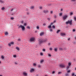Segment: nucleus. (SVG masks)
Instances as JSON below:
<instances>
[{"instance_id":"obj_28","label":"nucleus","mask_w":76,"mask_h":76,"mask_svg":"<svg viewBox=\"0 0 76 76\" xmlns=\"http://www.w3.org/2000/svg\"><path fill=\"white\" fill-rule=\"evenodd\" d=\"M74 20L75 21H76V17H75L74 18Z\"/></svg>"},{"instance_id":"obj_8","label":"nucleus","mask_w":76,"mask_h":76,"mask_svg":"<svg viewBox=\"0 0 76 76\" xmlns=\"http://www.w3.org/2000/svg\"><path fill=\"white\" fill-rule=\"evenodd\" d=\"M30 41H35V38L32 37L30 39Z\"/></svg>"},{"instance_id":"obj_19","label":"nucleus","mask_w":76,"mask_h":76,"mask_svg":"<svg viewBox=\"0 0 76 76\" xmlns=\"http://www.w3.org/2000/svg\"><path fill=\"white\" fill-rule=\"evenodd\" d=\"M59 16H62L63 13H60L59 14Z\"/></svg>"},{"instance_id":"obj_4","label":"nucleus","mask_w":76,"mask_h":76,"mask_svg":"<svg viewBox=\"0 0 76 76\" xmlns=\"http://www.w3.org/2000/svg\"><path fill=\"white\" fill-rule=\"evenodd\" d=\"M22 75L24 76H28V73L26 71L23 72Z\"/></svg>"},{"instance_id":"obj_25","label":"nucleus","mask_w":76,"mask_h":76,"mask_svg":"<svg viewBox=\"0 0 76 76\" xmlns=\"http://www.w3.org/2000/svg\"><path fill=\"white\" fill-rule=\"evenodd\" d=\"M5 35H8V32H6L5 33Z\"/></svg>"},{"instance_id":"obj_39","label":"nucleus","mask_w":76,"mask_h":76,"mask_svg":"<svg viewBox=\"0 0 76 76\" xmlns=\"http://www.w3.org/2000/svg\"><path fill=\"white\" fill-rule=\"evenodd\" d=\"M52 28L53 29H54V28H55V26H53Z\"/></svg>"},{"instance_id":"obj_15","label":"nucleus","mask_w":76,"mask_h":76,"mask_svg":"<svg viewBox=\"0 0 76 76\" xmlns=\"http://www.w3.org/2000/svg\"><path fill=\"white\" fill-rule=\"evenodd\" d=\"M0 3H1V4L4 3V1H3L2 0H0Z\"/></svg>"},{"instance_id":"obj_61","label":"nucleus","mask_w":76,"mask_h":76,"mask_svg":"<svg viewBox=\"0 0 76 76\" xmlns=\"http://www.w3.org/2000/svg\"><path fill=\"white\" fill-rule=\"evenodd\" d=\"M27 14L28 15H29V14L28 12L27 13Z\"/></svg>"},{"instance_id":"obj_46","label":"nucleus","mask_w":76,"mask_h":76,"mask_svg":"<svg viewBox=\"0 0 76 76\" xmlns=\"http://www.w3.org/2000/svg\"><path fill=\"white\" fill-rule=\"evenodd\" d=\"M1 9V10H4V7H2V8Z\"/></svg>"},{"instance_id":"obj_7","label":"nucleus","mask_w":76,"mask_h":76,"mask_svg":"<svg viewBox=\"0 0 76 76\" xmlns=\"http://www.w3.org/2000/svg\"><path fill=\"white\" fill-rule=\"evenodd\" d=\"M67 16H68V15H66L64 16L63 18V20H65V19H66L67 18Z\"/></svg>"},{"instance_id":"obj_42","label":"nucleus","mask_w":76,"mask_h":76,"mask_svg":"<svg viewBox=\"0 0 76 76\" xmlns=\"http://www.w3.org/2000/svg\"><path fill=\"white\" fill-rule=\"evenodd\" d=\"M70 72H71L70 70H69L67 71V73H70Z\"/></svg>"},{"instance_id":"obj_57","label":"nucleus","mask_w":76,"mask_h":76,"mask_svg":"<svg viewBox=\"0 0 76 76\" xmlns=\"http://www.w3.org/2000/svg\"><path fill=\"white\" fill-rule=\"evenodd\" d=\"M55 73V72L53 71L52 73V74H53L54 73Z\"/></svg>"},{"instance_id":"obj_48","label":"nucleus","mask_w":76,"mask_h":76,"mask_svg":"<svg viewBox=\"0 0 76 76\" xmlns=\"http://www.w3.org/2000/svg\"><path fill=\"white\" fill-rule=\"evenodd\" d=\"M45 25H46V24L45 23L43 24V26H45Z\"/></svg>"},{"instance_id":"obj_38","label":"nucleus","mask_w":76,"mask_h":76,"mask_svg":"<svg viewBox=\"0 0 76 76\" xmlns=\"http://www.w3.org/2000/svg\"><path fill=\"white\" fill-rule=\"evenodd\" d=\"M60 30H58V31H57V34H58L59 32H60Z\"/></svg>"},{"instance_id":"obj_53","label":"nucleus","mask_w":76,"mask_h":76,"mask_svg":"<svg viewBox=\"0 0 76 76\" xmlns=\"http://www.w3.org/2000/svg\"><path fill=\"white\" fill-rule=\"evenodd\" d=\"M65 76H69V74H65Z\"/></svg>"},{"instance_id":"obj_20","label":"nucleus","mask_w":76,"mask_h":76,"mask_svg":"<svg viewBox=\"0 0 76 76\" xmlns=\"http://www.w3.org/2000/svg\"><path fill=\"white\" fill-rule=\"evenodd\" d=\"M75 73L74 72H72V74H71V75L72 76H75Z\"/></svg>"},{"instance_id":"obj_22","label":"nucleus","mask_w":76,"mask_h":76,"mask_svg":"<svg viewBox=\"0 0 76 76\" xmlns=\"http://www.w3.org/2000/svg\"><path fill=\"white\" fill-rule=\"evenodd\" d=\"M15 64L16 65H18V62H14Z\"/></svg>"},{"instance_id":"obj_44","label":"nucleus","mask_w":76,"mask_h":76,"mask_svg":"<svg viewBox=\"0 0 76 76\" xmlns=\"http://www.w3.org/2000/svg\"><path fill=\"white\" fill-rule=\"evenodd\" d=\"M11 19H12V20L14 19V18L13 17H11L10 18Z\"/></svg>"},{"instance_id":"obj_33","label":"nucleus","mask_w":76,"mask_h":76,"mask_svg":"<svg viewBox=\"0 0 76 76\" xmlns=\"http://www.w3.org/2000/svg\"><path fill=\"white\" fill-rule=\"evenodd\" d=\"M57 48H55V49H54V51H57Z\"/></svg>"},{"instance_id":"obj_41","label":"nucleus","mask_w":76,"mask_h":76,"mask_svg":"<svg viewBox=\"0 0 76 76\" xmlns=\"http://www.w3.org/2000/svg\"><path fill=\"white\" fill-rule=\"evenodd\" d=\"M18 41H20V39L19 38L18 39Z\"/></svg>"},{"instance_id":"obj_62","label":"nucleus","mask_w":76,"mask_h":76,"mask_svg":"<svg viewBox=\"0 0 76 76\" xmlns=\"http://www.w3.org/2000/svg\"><path fill=\"white\" fill-rule=\"evenodd\" d=\"M61 11H63V9H61Z\"/></svg>"},{"instance_id":"obj_34","label":"nucleus","mask_w":76,"mask_h":76,"mask_svg":"<svg viewBox=\"0 0 76 76\" xmlns=\"http://www.w3.org/2000/svg\"><path fill=\"white\" fill-rule=\"evenodd\" d=\"M33 66H37V64H36L35 63H34L33 64Z\"/></svg>"},{"instance_id":"obj_51","label":"nucleus","mask_w":76,"mask_h":76,"mask_svg":"<svg viewBox=\"0 0 76 76\" xmlns=\"http://www.w3.org/2000/svg\"><path fill=\"white\" fill-rule=\"evenodd\" d=\"M49 50H53V48H50Z\"/></svg>"},{"instance_id":"obj_60","label":"nucleus","mask_w":76,"mask_h":76,"mask_svg":"<svg viewBox=\"0 0 76 76\" xmlns=\"http://www.w3.org/2000/svg\"><path fill=\"white\" fill-rule=\"evenodd\" d=\"M75 40H76V36L75 37Z\"/></svg>"},{"instance_id":"obj_5","label":"nucleus","mask_w":76,"mask_h":76,"mask_svg":"<svg viewBox=\"0 0 76 76\" xmlns=\"http://www.w3.org/2000/svg\"><path fill=\"white\" fill-rule=\"evenodd\" d=\"M59 67L61 68H65L66 67V65L64 64H60L59 65Z\"/></svg>"},{"instance_id":"obj_29","label":"nucleus","mask_w":76,"mask_h":76,"mask_svg":"<svg viewBox=\"0 0 76 76\" xmlns=\"http://www.w3.org/2000/svg\"><path fill=\"white\" fill-rule=\"evenodd\" d=\"M61 73H62V72H59L58 73V75H60V74H61Z\"/></svg>"},{"instance_id":"obj_6","label":"nucleus","mask_w":76,"mask_h":76,"mask_svg":"<svg viewBox=\"0 0 76 76\" xmlns=\"http://www.w3.org/2000/svg\"><path fill=\"white\" fill-rule=\"evenodd\" d=\"M14 43L13 42H11L8 44V45L9 47H11V45H13Z\"/></svg>"},{"instance_id":"obj_40","label":"nucleus","mask_w":76,"mask_h":76,"mask_svg":"<svg viewBox=\"0 0 76 76\" xmlns=\"http://www.w3.org/2000/svg\"><path fill=\"white\" fill-rule=\"evenodd\" d=\"M39 27L38 26H37V29H39Z\"/></svg>"},{"instance_id":"obj_54","label":"nucleus","mask_w":76,"mask_h":76,"mask_svg":"<svg viewBox=\"0 0 76 76\" xmlns=\"http://www.w3.org/2000/svg\"><path fill=\"white\" fill-rule=\"evenodd\" d=\"M75 29H73V31H73V32H75Z\"/></svg>"},{"instance_id":"obj_35","label":"nucleus","mask_w":76,"mask_h":76,"mask_svg":"<svg viewBox=\"0 0 76 76\" xmlns=\"http://www.w3.org/2000/svg\"><path fill=\"white\" fill-rule=\"evenodd\" d=\"M26 25H27V24L26 23H25L24 24V26H26Z\"/></svg>"},{"instance_id":"obj_12","label":"nucleus","mask_w":76,"mask_h":76,"mask_svg":"<svg viewBox=\"0 0 76 76\" xmlns=\"http://www.w3.org/2000/svg\"><path fill=\"white\" fill-rule=\"evenodd\" d=\"M44 61V59H41L40 61V64H42V63H43Z\"/></svg>"},{"instance_id":"obj_37","label":"nucleus","mask_w":76,"mask_h":76,"mask_svg":"<svg viewBox=\"0 0 76 76\" xmlns=\"http://www.w3.org/2000/svg\"><path fill=\"white\" fill-rule=\"evenodd\" d=\"M39 9H40V10H41L42 9V7H39Z\"/></svg>"},{"instance_id":"obj_24","label":"nucleus","mask_w":76,"mask_h":76,"mask_svg":"<svg viewBox=\"0 0 76 76\" xmlns=\"http://www.w3.org/2000/svg\"><path fill=\"white\" fill-rule=\"evenodd\" d=\"M26 28L27 29H30V26H27L26 27Z\"/></svg>"},{"instance_id":"obj_3","label":"nucleus","mask_w":76,"mask_h":76,"mask_svg":"<svg viewBox=\"0 0 76 76\" xmlns=\"http://www.w3.org/2000/svg\"><path fill=\"white\" fill-rule=\"evenodd\" d=\"M19 28H21L23 31H24V30L25 29V27L22 25H20L19 26V27H18V28L19 29Z\"/></svg>"},{"instance_id":"obj_11","label":"nucleus","mask_w":76,"mask_h":76,"mask_svg":"<svg viewBox=\"0 0 76 76\" xmlns=\"http://www.w3.org/2000/svg\"><path fill=\"white\" fill-rule=\"evenodd\" d=\"M44 35V33L43 32H41L40 34V36H41V37H42V36Z\"/></svg>"},{"instance_id":"obj_14","label":"nucleus","mask_w":76,"mask_h":76,"mask_svg":"<svg viewBox=\"0 0 76 76\" xmlns=\"http://www.w3.org/2000/svg\"><path fill=\"white\" fill-rule=\"evenodd\" d=\"M65 34V33H61V36H64Z\"/></svg>"},{"instance_id":"obj_47","label":"nucleus","mask_w":76,"mask_h":76,"mask_svg":"<svg viewBox=\"0 0 76 76\" xmlns=\"http://www.w3.org/2000/svg\"><path fill=\"white\" fill-rule=\"evenodd\" d=\"M38 67H39V68L40 67H41V66H40V65H38Z\"/></svg>"},{"instance_id":"obj_59","label":"nucleus","mask_w":76,"mask_h":76,"mask_svg":"<svg viewBox=\"0 0 76 76\" xmlns=\"http://www.w3.org/2000/svg\"><path fill=\"white\" fill-rule=\"evenodd\" d=\"M70 39V38H69L68 39V41H69Z\"/></svg>"},{"instance_id":"obj_18","label":"nucleus","mask_w":76,"mask_h":76,"mask_svg":"<svg viewBox=\"0 0 76 76\" xmlns=\"http://www.w3.org/2000/svg\"><path fill=\"white\" fill-rule=\"evenodd\" d=\"M50 28L49 30L50 32H53V29L51 28Z\"/></svg>"},{"instance_id":"obj_52","label":"nucleus","mask_w":76,"mask_h":76,"mask_svg":"<svg viewBox=\"0 0 76 76\" xmlns=\"http://www.w3.org/2000/svg\"><path fill=\"white\" fill-rule=\"evenodd\" d=\"M21 23H22V24H23V21L22 20L21 21Z\"/></svg>"},{"instance_id":"obj_31","label":"nucleus","mask_w":76,"mask_h":76,"mask_svg":"<svg viewBox=\"0 0 76 76\" xmlns=\"http://www.w3.org/2000/svg\"><path fill=\"white\" fill-rule=\"evenodd\" d=\"M48 57H51V55L50 54H49L48 55Z\"/></svg>"},{"instance_id":"obj_16","label":"nucleus","mask_w":76,"mask_h":76,"mask_svg":"<svg viewBox=\"0 0 76 76\" xmlns=\"http://www.w3.org/2000/svg\"><path fill=\"white\" fill-rule=\"evenodd\" d=\"M70 67V66H68L66 68V70H69V68Z\"/></svg>"},{"instance_id":"obj_10","label":"nucleus","mask_w":76,"mask_h":76,"mask_svg":"<svg viewBox=\"0 0 76 76\" xmlns=\"http://www.w3.org/2000/svg\"><path fill=\"white\" fill-rule=\"evenodd\" d=\"M43 13H48V12H49V11H48V10H44L43 11Z\"/></svg>"},{"instance_id":"obj_21","label":"nucleus","mask_w":76,"mask_h":76,"mask_svg":"<svg viewBox=\"0 0 76 76\" xmlns=\"http://www.w3.org/2000/svg\"><path fill=\"white\" fill-rule=\"evenodd\" d=\"M68 66H69V67H70V66H71V63H68Z\"/></svg>"},{"instance_id":"obj_45","label":"nucleus","mask_w":76,"mask_h":76,"mask_svg":"<svg viewBox=\"0 0 76 76\" xmlns=\"http://www.w3.org/2000/svg\"><path fill=\"white\" fill-rule=\"evenodd\" d=\"M43 51H44V52H45V49H43Z\"/></svg>"},{"instance_id":"obj_58","label":"nucleus","mask_w":76,"mask_h":76,"mask_svg":"<svg viewBox=\"0 0 76 76\" xmlns=\"http://www.w3.org/2000/svg\"><path fill=\"white\" fill-rule=\"evenodd\" d=\"M13 9H12L11 10V12H12V11H13Z\"/></svg>"},{"instance_id":"obj_1","label":"nucleus","mask_w":76,"mask_h":76,"mask_svg":"<svg viewBox=\"0 0 76 76\" xmlns=\"http://www.w3.org/2000/svg\"><path fill=\"white\" fill-rule=\"evenodd\" d=\"M47 39H39V42L40 44H41L43 42H46L47 41Z\"/></svg>"},{"instance_id":"obj_63","label":"nucleus","mask_w":76,"mask_h":76,"mask_svg":"<svg viewBox=\"0 0 76 76\" xmlns=\"http://www.w3.org/2000/svg\"><path fill=\"white\" fill-rule=\"evenodd\" d=\"M75 70H76V68H75Z\"/></svg>"},{"instance_id":"obj_9","label":"nucleus","mask_w":76,"mask_h":76,"mask_svg":"<svg viewBox=\"0 0 76 76\" xmlns=\"http://www.w3.org/2000/svg\"><path fill=\"white\" fill-rule=\"evenodd\" d=\"M54 24V23L53 22L51 23H50V24L49 25V26H48V28H51V26Z\"/></svg>"},{"instance_id":"obj_49","label":"nucleus","mask_w":76,"mask_h":76,"mask_svg":"<svg viewBox=\"0 0 76 76\" xmlns=\"http://www.w3.org/2000/svg\"><path fill=\"white\" fill-rule=\"evenodd\" d=\"M73 15V13L72 12H70V15Z\"/></svg>"},{"instance_id":"obj_2","label":"nucleus","mask_w":76,"mask_h":76,"mask_svg":"<svg viewBox=\"0 0 76 76\" xmlns=\"http://www.w3.org/2000/svg\"><path fill=\"white\" fill-rule=\"evenodd\" d=\"M66 25H68L69 24L70 25H72V20H69L66 23Z\"/></svg>"},{"instance_id":"obj_43","label":"nucleus","mask_w":76,"mask_h":76,"mask_svg":"<svg viewBox=\"0 0 76 76\" xmlns=\"http://www.w3.org/2000/svg\"><path fill=\"white\" fill-rule=\"evenodd\" d=\"M56 20H54L53 22V23H56Z\"/></svg>"},{"instance_id":"obj_13","label":"nucleus","mask_w":76,"mask_h":76,"mask_svg":"<svg viewBox=\"0 0 76 76\" xmlns=\"http://www.w3.org/2000/svg\"><path fill=\"white\" fill-rule=\"evenodd\" d=\"M34 69H31V70H30L31 73H32V72H33L34 71Z\"/></svg>"},{"instance_id":"obj_17","label":"nucleus","mask_w":76,"mask_h":76,"mask_svg":"<svg viewBox=\"0 0 76 76\" xmlns=\"http://www.w3.org/2000/svg\"><path fill=\"white\" fill-rule=\"evenodd\" d=\"M16 50H18V51H19L20 50V49H19V48L18 47H16Z\"/></svg>"},{"instance_id":"obj_23","label":"nucleus","mask_w":76,"mask_h":76,"mask_svg":"<svg viewBox=\"0 0 76 76\" xmlns=\"http://www.w3.org/2000/svg\"><path fill=\"white\" fill-rule=\"evenodd\" d=\"M59 50H61L62 51V50H63V48H59Z\"/></svg>"},{"instance_id":"obj_56","label":"nucleus","mask_w":76,"mask_h":76,"mask_svg":"<svg viewBox=\"0 0 76 76\" xmlns=\"http://www.w3.org/2000/svg\"><path fill=\"white\" fill-rule=\"evenodd\" d=\"M72 1H76V0H72Z\"/></svg>"},{"instance_id":"obj_50","label":"nucleus","mask_w":76,"mask_h":76,"mask_svg":"<svg viewBox=\"0 0 76 76\" xmlns=\"http://www.w3.org/2000/svg\"><path fill=\"white\" fill-rule=\"evenodd\" d=\"M40 56H42L43 55V53H41L40 54Z\"/></svg>"},{"instance_id":"obj_55","label":"nucleus","mask_w":76,"mask_h":76,"mask_svg":"<svg viewBox=\"0 0 76 76\" xmlns=\"http://www.w3.org/2000/svg\"><path fill=\"white\" fill-rule=\"evenodd\" d=\"M48 20H50V18H47Z\"/></svg>"},{"instance_id":"obj_26","label":"nucleus","mask_w":76,"mask_h":76,"mask_svg":"<svg viewBox=\"0 0 76 76\" xmlns=\"http://www.w3.org/2000/svg\"><path fill=\"white\" fill-rule=\"evenodd\" d=\"M54 17L55 18V19H57V16L56 15H54Z\"/></svg>"},{"instance_id":"obj_36","label":"nucleus","mask_w":76,"mask_h":76,"mask_svg":"<svg viewBox=\"0 0 76 76\" xmlns=\"http://www.w3.org/2000/svg\"><path fill=\"white\" fill-rule=\"evenodd\" d=\"M53 11H50V14H53Z\"/></svg>"},{"instance_id":"obj_32","label":"nucleus","mask_w":76,"mask_h":76,"mask_svg":"<svg viewBox=\"0 0 76 76\" xmlns=\"http://www.w3.org/2000/svg\"><path fill=\"white\" fill-rule=\"evenodd\" d=\"M13 57H14V58H16V55H14L13 56Z\"/></svg>"},{"instance_id":"obj_30","label":"nucleus","mask_w":76,"mask_h":76,"mask_svg":"<svg viewBox=\"0 0 76 76\" xmlns=\"http://www.w3.org/2000/svg\"><path fill=\"white\" fill-rule=\"evenodd\" d=\"M1 58H2V59H3V60H4V57L3 56H1Z\"/></svg>"},{"instance_id":"obj_64","label":"nucleus","mask_w":76,"mask_h":76,"mask_svg":"<svg viewBox=\"0 0 76 76\" xmlns=\"http://www.w3.org/2000/svg\"><path fill=\"white\" fill-rule=\"evenodd\" d=\"M74 76H76V75H75Z\"/></svg>"},{"instance_id":"obj_27","label":"nucleus","mask_w":76,"mask_h":76,"mask_svg":"<svg viewBox=\"0 0 76 76\" xmlns=\"http://www.w3.org/2000/svg\"><path fill=\"white\" fill-rule=\"evenodd\" d=\"M34 6H32V7H31L30 9H34Z\"/></svg>"}]
</instances>
